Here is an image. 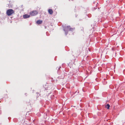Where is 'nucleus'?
<instances>
[{
	"instance_id": "2",
	"label": "nucleus",
	"mask_w": 125,
	"mask_h": 125,
	"mask_svg": "<svg viewBox=\"0 0 125 125\" xmlns=\"http://www.w3.org/2000/svg\"><path fill=\"white\" fill-rule=\"evenodd\" d=\"M38 13V12L37 11L34 10L31 12L30 14L31 16H35L37 15Z\"/></svg>"
},
{
	"instance_id": "7",
	"label": "nucleus",
	"mask_w": 125,
	"mask_h": 125,
	"mask_svg": "<svg viewBox=\"0 0 125 125\" xmlns=\"http://www.w3.org/2000/svg\"><path fill=\"white\" fill-rule=\"evenodd\" d=\"M121 29V28L120 29L119 28L118 30L117 31V32L118 33V34H120L121 33L122 31H121V30H120Z\"/></svg>"
},
{
	"instance_id": "1",
	"label": "nucleus",
	"mask_w": 125,
	"mask_h": 125,
	"mask_svg": "<svg viewBox=\"0 0 125 125\" xmlns=\"http://www.w3.org/2000/svg\"><path fill=\"white\" fill-rule=\"evenodd\" d=\"M14 11L12 9H9L8 10L6 11V14L8 16H9L12 14L14 13Z\"/></svg>"
},
{
	"instance_id": "4",
	"label": "nucleus",
	"mask_w": 125,
	"mask_h": 125,
	"mask_svg": "<svg viewBox=\"0 0 125 125\" xmlns=\"http://www.w3.org/2000/svg\"><path fill=\"white\" fill-rule=\"evenodd\" d=\"M48 11L49 14H52L53 12L52 10L51 9H49Z\"/></svg>"
},
{
	"instance_id": "3",
	"label": "nucleus",
	"mask_w": 125,
	"mask_h": 125,
	"mask_svg": "<svg viewBox=\"0 0 125 125\" xmlns=\"http://www.w3.org/2000/svg\"><path fill=\"white\" fill-rule=\"evenodd\" d=\"M30 15H28L27 14H25L23 15V18L25 19L29 18L30 17Z\"/></svg>"
},
{
	"instance_id": "9",
	"label": "nucleus",
	"mask_w": 125,
	"mask_h": 125,
	"mask_svg": "<svg viewBox=\"0 0 125 125\" xmlns=\"http://www.w3.org/2000/svg\"><path fill=\"white\" fill-rule=\"evenodd\" d=\"M81 28V30H82V31L83 30V27Z\"/></svg>"
},
{
	"instance_id": "6",
	"label": "nucleus",
	"mask_w": 125,
	"mask_h": 125,
	"mask_svg": "<svg viewBox=\"0 0 125 125\" xmlns=\"http://www.w3.org/2000/svg\"><path fill=\"white\" fill-rule=\"evenodd\" d=\"M42 22V21L40 20H38L37 21V23L38 24H41Z\"/></svg>"
},
{
	"instance_id": "5",
	"label": "nucleus",
	"mask_w": 125,
	"mask_h": 125,
	"mask_svg": "<svg viewBox=\"0 0 125 125\" xmlns=\"http://www.w3.org/2000/svg\"><path fill=\"white\" fill-rule=\"evenodd\" d=\"M67 28L68 30H69V31H72L73 30V29L70 28V26H67Z\"/></svg>"
},
{
	"instance_id": "8",
	"label": "nucleus",
	"mask_w": 125,
	"mask_h": 125,
	"mask_svg": "<svg viewBox=\"0 0 125 125\" xmlns=\"http://www.w3.org/2000/svg\"><path fill=\"white\" fill-rule=\"evenodd\" d=\"M106 107L107 108V109H109V108L110 107V105L108 104H107L106 105Z\"/></svg>"
}]
</instances>
